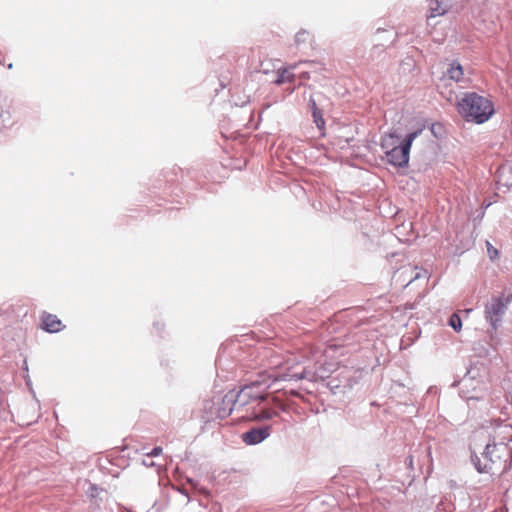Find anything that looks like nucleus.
I'll list each match as a JSON object with an SVG mask.
<instances>
[{
    "label": "nucleus",
    "instance_id": "obj_9",
    "mask_svg": "<svg viewBox=\"0 0 512 512\" xmlns=\"http://www.w3.org/2000/svg\"><path fill=\"white\" fill-rule=\"evenodd\" d=\"M463 68L462 66L457 62H452L449 65V68L447 69V75L449 79L459 82L463 79Z\"/></svg>",
    "mask_w": 512,
    "mask_h": 512
},
{
    "label": "nucleus",
    "instance_id": "obj_20",
    "mask_svg": "<svg viewBox=\"0 0 512 512\" xmlns=\"http://www.w3.org/2000/svg\"><path fill=\"white\" fill-rule=\"evenodd\" d=\"M143 464L145 466H148V467L154 466V462L153 461L150 462V461H147V460H143Z\"/></svg>",
    "mask_w": 512,
    "mask_h": 512
},
{
    "label": "nucleus",
    "instance_id": "obj_4",
    "mask_svg": "<svg viewBox=\"0 0 512 512\" xmlns=\"http://www.w3.org/2000/svg\"><path fill=\"white\" fill-rule=\"evenodd\" d=\"M459 111L468 121L482 124L494 114L492 102L477 93H467L459 102Z\"/></svg>",
    "mask_w": 512,
    "mask_h": 512
},
{
    "label": "nucleus",
    "instance_id": "obj_1",
    "mask_svg": "<svg viewBox=\"0 0 512 512\" xmlns=\"http://www.w3.org/2000/svg\"><path fill=\"white\" fill-rule=\"evenodd\" d=\"M329 372L330 371L323 367L312 368L309 365H306L300 371L289 369L287 372L273 375L272 381H270L269 377L267 380H263L261 382H253L251 385H247L243 389H249L247 396H249L252 402L260 403L266 399L265 390L278 381H298L303 379L308 381H317L319 379L323 380L329 376Z\"/></svg>",
    "mask_w": 512,
    "mask_h": 512
},
{
    "label": "nucleus",
    "instance_id": "obj_7",
    "mask_svg": "<svg viewBox=\"0 0 512 512\" xmlns=\"http://www.w3.org/2000/svg\"><path fill=\"white\" fill-rule=\"evenodd\" d=\"M249 389H241L238 393L234 391H229L223 397V403L233 404L237 409H240L248 404H251L248 395Z\"/></svg>",
    "mask_w": 512,
    "mask_h": 512
},
{
    "label": "nucleus",
    "instance_id": "obj_18",
    "mask_svg": "<svg viewBox=\"0 0 512 512\" xmlns=\"http://www.w3.org/2000/svg\"><path fill=\"white\" fill-rule=\"evenodd\" d=\"M487 244V252L491 260H494L498 256V251L489 242Z\"/></svg>",
    "mask_w": 512,
    "mask_h": 512
},
{
    "label": "nucleus",
    "instance_id": "obj_19",
    "mask_svg": "<svg viewBox=\"0 0 512 512\" xmlns=\"http://www.w3.org/2000/svg\"><path fill=\"white\" fill-rule=\"evenodd\" d=\"M162 453V448L157 446L154 447L148 454L147 457H156L159 456Z\"/></svg>",
    "mask_w": 512,
    "mask_h": 512
},
{
    "label": "nucleus",
    "instance_id": "obj_5",
    "mask_svg": "<svg viewBox=\"0 0 512 512\" xmlns=\"http://www.w3.org/2000/svg\"><path fill=\"white\" fill-rule=\"evenodd\" d=\"M509 303L510 297H507L506 299H503L502 297H493L485 305L484 316L493 330H496L501 324Z\"/></svg>",
    "mask_w": 512,
    "mask_h": 512
},
{
    "label": "nucleus",
    "instance_id": "obj_16",
    "mask_svg": "<svg viewBox=\"0 0 512 512\" xmlns=\"http://www.w3.org/2000/svg\"><path fill=\"white\" fill-rule=\"evenodd\" d=\"M309 37H310L309 32H307L305 30H301L295 35V42H296V44L306 42L309 39Z\"/></svg>",
    "mask_w": 512,
    "mask_h": 512
},
{
    "label": "nucleus",
    "instance_id": "obj_14",
    "mask_svg": "<svg viewBox=\"0 0 512 512\" xmlns=\"http://www.w3.org/2000/svg\"><path fill=\"white\" fill-rule=\"evenodd\" d=\"M276 415V412L272 411V410H263L261 411L260 413L258 414H255V419L258 420V421H262V420H268V419H271L273 418L274 416Z\"/></svg>",
    "mask_w": 512,
    "mask_h": 512
},
{
    "label": "nucleus",
    "instance_id": "obj_17",
    "mask_svg": "<svg viewBox=\"0 0 512 512\" xmlns=\"http://www.w3.org/2000/svg\"><path fill=\"white\" fill-rule=\"evenodd\" d=\"M436 4L437 6L436 7H433L431 6V16L432 17H436V16H439V15H442L446 12V9L445 8H441L439 3H438V0H436Z\"/></svg>",
    "mask_w": 512,
    "mask_h": 512
},
{
    "label": "nucleus",
    "instance_id": "obj_22",
    "mask_svg": "<svg viewBox=\"0 0 512 512\" xmlns=\"http://www.w3.org/2000/svg\"><path fill=\"white\" fill-rule=\"evenodd\" d=\"M419 277H420V275H419V273H417V274L415 275L414 279H417V278H419Z\"/></svg>",
    "mask_w": 512,
    "mask_h": 512
},
{
    "label": "nucleus",
    "instance_id": "obj_3",
    "mask_svg": "<svg viewBox=\"0 0 512 512\" xmlns=\"http://www.w3.org/2000/svg\"><path fill=\"white\" fill-rule=\"evenodd\" d=\"M422 133L418 128L406 135L404 139L391 132L382 137L381 147L385 151L387 161L397 167H406L409 162V153L413 141Z\"/></svg>",
    "mask_w": 512,
    "mask_h": 512
},
{
    "label": "nucleus",
    "instance_id": "obj_21",
    "mask_svg": "<svg viewBox=\"0 0 512 512\" xmlns=\"http://www.w3.org/2000/svg\"><path fill=\"white\" fill-rule=\"evenodd\" d=\"M300 77H301L302 79H308L310 76H309V73H308V72H302V73L300 74Z\"/></svg>",
    "mask_w": 512,
    "mask_h": 512
},
{
    "label": "nucleus",
    "instance_id": "obj_8",
    "mask_svg": "<svg viewBox=\"0 0 512 512\" xmlns=\"http://www.w3.org/2000/svg\"><path fill=\"white\" fill-rule=\"evenodd\" d=\"M43 325L45 330L50 333L59 332L62 329L61 321L51 314L43 316Z\"/></svg>",
    "mask_w": 512,
    "mask_h": 512
},
{
    "label": "nucleus",
    "instance_id": "obj_2",
    "mask_svg": "<svg viewBox=\"0 0 512 512\" xmlns=\"http://www.w3.org/2000/svg\"><path fill=\"white\" fill-rule=\"evenodd\" d=\"M511 456V450L503 442L487 443L481 456L475 452L471 455V460L479 473H503L507 467V459Z\"/></svg>",
    "mask_w": 512,
    "mask_h": 512
},
{
    "label": "nucleus",
    "instance_id": "obj_10",
    "mask_svg": "<svg viewBox=\"0 0 512 512\" xmlns=\"http://www.w3.org/2000/svg\"><path fill=\"white\" fill-rule=\"evenodd\" d=\"M294 79V75L289 73V69L285 68L283 70L278 71V77L275 80V84L281 85L285 82H292Z\"/></svg>",
    "mask_w": 512,
    "mask_h": 512
},
{
    "label": "nucleus",
    "instance_id": "obj_13",
    "mask_svg": "<svg viewBox=\"0 0 512 512\" xmlns=\"http://www.w3.org/2000/svg\"><path fill=\"white\" fill-rule=\"evenodd\" d=\"M449 325L456 331L459 332L462 328L461 318L457 314H452L449 319Z\"/></svg>",
    "mask_w": 512,
    "mask_h": 512
},
{
    "label": "nucleus",
    "instance_id": "obj_15",
    "mask_svg": "<svg viewBox=\"0 0 512 512\" xmlns=\"http://www.w3.org/2000/svg\"><path fill=\"white\" fill-rule=\"evenodd\" d=\"M10 122V114L5 111L0 105V129L5 127Z\"/></svg>",
    "mask_w": 512,
    "mask_h": 512
},
{
    "label": "nucleus",
    "instance_id": "obj_6",
    "mask_svg": "<svg viewBox=\"0 0 512 512\" xmlns=\"http://www.w3.org/2000/svg\"><path fill=\"white\" fill-rule=\"evenodd\" d=\"M270 432V426L256 427L243 433L241 439L246 445H257L267 439Z\"/></svg>",
    "mask_w": 512,
    "mask_h": 512
},
{
    "label": "nucleus",
    "instance_id": "obj_12",
    "mask_svg": "<svg viewBox=\"0 0 512 512\" xmlns=\"http://www.w3.org/2000/svg\"><path fill=\"white\" fill-rule=\"evenodd\" d=\"M234 409H237V408L233 404H227V403L224 404L222 402L221 406L218 409V416L220 418L228 417Z\"/></svg>",
    "mask_w": 512,
    "mask_h": 512
},
{
    "label": "nucleus",
    "instance_id": "obj_11",
    "mask_svg": "<svg viewBox=\"0 0 512 512\" xmlns=\"http://www.w3.org/2000/svg\"><path fill=\"white\" fill-rule=\"evenodd\" d=\"M313 118L316 126L322 130L325 125V121L322 117L320 110L317 109L315 102L313 101Z\"/></svg>",
    "mask_w": 512,
    "mask_h": 512
}]
</instances>
